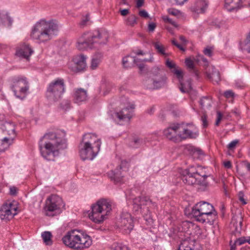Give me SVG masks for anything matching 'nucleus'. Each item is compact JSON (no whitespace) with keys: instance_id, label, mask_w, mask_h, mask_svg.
<instances>
[{"instance_id":"4d7b16f0","label":"nucleus","mask_w":250,"mask_h":250,"mask_svg":"<svg viewBox=\"0 0 250 250\" xmlns=\"http://www.w3.org/2000/svg\"><path fill=\"white\" fill-rule=\"evenodd\" d=\"M89 21V15L88 14H86L85 17H83L80 23L82 26L86 25L87 22Z\"/></svg>"},{"instance_id":"393cba45","label":"nucleus","mask_w":250,"mask_h":250,"mask_svg":"<svg viewBox=\"0 0 250 250\" xmlns=\"http://www.w3.org/2000/svg\"><path fill=\"white\" fill-rule=\"evenodd\" d=\"M242 221L243 217L240 214H235L233 216L231 223L232 224L233 227L235 228L234 233L235 235L240 233Z\"/></svg>"},{"instance_id":"603ef678","label":"nucleus","mask_w":250,"mask_h":250,"mask_svg":"<svg viewBox=\"0 0 250 250\" xmlns=\"http://www.w3.org/2000/svg\"><path fill=\"white\" fill-rule=\"evenodd\" d=\"M133 143V144L132 146L134 147H137L142 144L143 141L140 139L137 138L134 139Z\"/></svg>"},{"instance_id":"680f3d73","label":"nucleus","mask_w":250,"mask_h":250,"mask_svg":"<svg viewBox=\"0 0 250 250\" xmlns=\"http://www.w3.org/2000/svg\"><path fill=\"white\" fill-rule=\"evenodd\" d=\"M242 8H244V12L249 16H250V4H247L246 2H245V5L242 7Z\"/></svg>"},{"instance_id":"72a5a7b5","label":"nucleus","mask_w":250,"mask_h":250,"mask_svg":"<svg viewBox=\"0 0 250 250\" xmlns=\"http://www.w3.org/2000/svg\"><path fill=\"white\" fill-rule=\"evenodd\" d=\"M135 58H133L130 56H127L123 59V65L125 68L130 67L132 63H136L137 60Z\"/></svg>"},{"instance_id":"4c0bfd02","label":"nucleus","mask_w":250,"mask_h":250,"mask_svg":"<svg viewBox=\"0 0 250 250\" xmlns=\"http://www.w3.org/2000/svg\"><path fill=\"white\" fill-rule=\"evenodd\" d=\"M196 174H198L199 176H200L199 178V181H200L199 185L203 187H207L208 185V183L206 180L208 176L199 170H197Z\"/></svg>"},{"instance_id":"f3484780","label":"nucleus","mask_w":250,"mask_h":250,"mask_svg":"<svg viewBox=\"0 0 250 250\" xmlns=\"http://www.w3.org/2000/svg\"><path fill=\"white\" fill-rule=\"evenodd\" d=\"M180 128V124H173L164 130V136L170 140L175 141L178 136V129Z\"/></svg>"},{"instance_id":"39448f33","label":"nucleus","mask_w":250,"mask_h":250,"mask_svg":"<svg viewBox=\"0 0 250 250\" xmlns=\"http://www.w3.org/2000/svg\"><path fill=\"white\" fill-rule=\"evenodd\" d=\"M62 240L65 246L77 250L88 248L92 243L90 236L76 229L68 232Z\"/></svg>"},{"instance_id":"423d86ee","label":"nucleus","mask_w":250,"mask_h":250,"mask_svg":"<svg viewBox=\"0 0 250 250\" xmlns=\"http://www.w3.org/2000/svg\"><path fill=\"white\" fill-rule=\"evenodd\" d=\"M192 214L198 222L209 225L214 223L217 215L213 206L205 201L198 203L193 207Z\"/></svg>"},{"instance_id":"052dcab7","label":"nucleus","mask_w":250,"mask_h":250,"mask_svg":"<svg viewBox=\"0 0 250 250\" xmlns=\"http://www.w3.org/2000/svg\"><path fill=\"white\" fill-rule=\"evenodd\" d=\"M217 119L215 122V125H216L218 126L219 125V123H220L221 120H222L223 115L220 111H217Z\"/></svg>"},{"instance_id":"cd10ccee","label":"nucleus","mask_w":250,"mask_h":250,"mask_svg":"<svg viewBox=\"0 0 250 250\" xmlns=\"http://www.w3.org/2000/svg\"><path fill=\"white\" fill-rule=\"evenodd\" d=\"M12 24V20L8 14L4 11L0 12V25L10 26Z\"/></svg>"},{"instance_id":"a18cd8bd","label":"nucleus","mask_w":250,"mask_h":250,"mask_svg":"<svg viewBox=\"0 0 250 250\" xmlns=\"http://www.w3.org/2000/svg\"><path fill=\"white\" fill-rule=\"evenodd\" d=\"M70 107V101L68 100L63 101L60 104V107L63 110H66L69 109Z\"/></svg>"},{"instance_id":"4be33fe9","label":"nucleus","mask_w":250,"mask_h":250,"mask_svg":"<svg viewBox=\"0 0 250 250\" xmlns=\"http://www.w3.org/2000/svg\"><path fill=\"white\" fill-rule=\"evenodd\" d=\"M208 6V3L205 0L196 1L194 5L190 7L192 12L197 14H203L206 11Z\"/></svg>"},{"instance_id":"09e8293b","label":"nucleus","mask_w":250,"mask_h":250,"mask_svg":"<svg viewBox=\"0 0 250 250\" xmlns=\"http://www.w3.org/2000/svg\"><path fill=\"white\" fill-rule=\"evenodd\" d=\"M163 19L165 22H168L175 27H177L178 26V25L175 21H173L171 19L168 18L167 16L163 17Z\"/></svg>"},{"instance_id":"473e14b6","label":"nucleus","mask_w":250,"mask_h":250,"mask_svg":"<svg viewBox=\"0 0 250 250\" xmlns=\"http://www.w3.org/2000/svg\"><path fill=\"white\" fill-rule=\"evenodd\" d=\"M141 213L142 214L144 219L148 224L151 225L153 223V219L149 210L148 209V208L143 207V211Z\"/></svg>"},{"instance_id":"6e6552de","label":"nucleus","mask_w":250,"mask_h":250,"mask_svg":"<svg viewBox=\"0 0 250 250\" xmlns=\"http://www.w3.org/2000/svg\"><path fill=\"white\" fill-rule=\"evenodd\" d=\"M65 91V83L63 79L58 78L48 85L46 91V97L52 102H56L62 97Z\"/></svg>"},{"instance_id":"7c9ffc66","label":"nucleus","mask_w":250,"mask_h":250,"mask_svg":"<svg viewBox=\"0 0 250 250\" xmlns=\"http://www.w3.org/2000/svg\"><path fill=\"white\" fill-rule=\"evenodd\" d=\"M212 72L211 73H208L206 72L207 77L210 80L214 81L216 82H218L220 81V73L216 70L213 66H212Z\"/></svg>"},{"instance_id":"4468645a","label":"nucleus","mask_w":250,"mask_h":250,"mask_svg":"<svg viewBox=\"0 0 250 250\" xmlns=\"http://www.w3.org/2000/svg\"><path fill=\"white\" fill-rule=\"evenodd\" d=\"M16 210L12 203L4 204L0 209V217L2 220H9L17 214Z\"/></svg>"},{"instance_id":"9b49d317","label":"nucleus","mask_w":250,"mask_h":250,"mask_svg":"<svg viewBox=\"0 0 250 250\" xmlns=\"http://www.w3.org/2000/svg\"><path fill=\"white\" fill-rule=\"evenodd\" d=\"M129 164L124 160L121 161L120 165L114 170H112L107 173V175L110 180L115 183H120L123 181L125 173L128 170Z\"/></svg>"},{"instance_id":"f257e3e1","label":"nucleus","mask_w":250,"mask_h":250,"mask_svg":"<svg viewBox=\"0 0 250 250\" xmlns=\"http://www.w3.org/2000/svg\"><path fill=\"white\" fill-rule=\"evenodd\" d=\"M66 133L62 130L57 132H50L45 134L41 139H47L55 141L54 145L52 143H46L44 149L41 150L42 156L47 160L53 161L56 155L58 154V150L64 149L67 148V144L65 138Z\"/></svg>"},{"instance_id":"f03ea898","label":"nucleus","mask_w":250,"mask_h":250,"mask_svg":"<svg viewBox=\"0 0 250 250\" xmlns=\"http://www.w3.org/2000/svg\"><path fill=\"white\" fill-rule=\"evenodd\" d=\"M58 26L53 21L41 20L32 29L31 38L39 43L49 42L56 35Z\"/></svg>"},{"instance_id":"58836bf2","label":"nucleus","mask_w":250,"mask_h":250,"mask_svg":"<svg viewBox=\"0 0 250 250\" xmlns=\"http://www.w3.org/2000/svg\"><path fill=\"white\" fill-rule=\"evenodd\" d=\"M139 200L136 198L133 199V211L135 214H139L143 211V207H142L139 204Z\"/></svg>"},{"instance_id":"a19ab883","label":"nucleus","mask_w":250,"mask_h":250,"mask_svg":"<svg viewBox=\"0 0 250 250\" xmlns=\"http://www.w3.org/2000/svg\"><path fill=\"white\" fill-rule=\"evenodd\" d=\"M136 199H140L139 204L142 207L147 208L146 206L149 204H152V201L147 196H139Z\"/></svg>"},{"instance_id":"b1692460","label":"nucleus","mask_w":250,"mask_h":250,"mask_svg":"<svg viewBox=\"0 0 250 250\" xmlns=\"http://www.w3.org/2000/svg\"><path fill=\"white\" fill-rule=\"evenodd\" d=\"M87 98V92L83 88H77L75 90L74 100L75 103H80L85 101Z\"/></svg>"},{"instance_id":"de8ad7c7","label":"nucleus","mask_w":250,"mask_h":250,"mask_svg":"<svg viewBox=\"0 0 250 250\" xmlns=\"http://www.w3.org/2000/svg\"><path fill=\"white\" fill-rule=\"evenodd\" d=\"M166 65L167 67L171 69V71L177 67L176 64L172 61H170L169 59L167 60Z\"/></svg>"},{"instance_id":"1a4fd4ad","label":"nucleus","mask_w":250,"mask_h":250,"mask_svg":"<svg viewBox=\"0 0 250 250\" xmlns=\"http://www.w3.org/2000/svg\"><path fill=\"white\" fill-rule=\"evenodd\" d=\"M167 81V77L164 71L159 67L152 68L150 76L146 80L145 84L150 89H158L164 86Z\"/></svg>"},{"instance_id":"e433bc0d","label":"nucleus","mask_w":250,"mask_h":250,"mask_svg":"<svg viewBox=\"0 0 250 250\" xmlns=\"http://www.w3.org/2000/svg\"><path fill=\"white\" fill-rule=\"evenodd\" d=\"M138 18L134 14L130 15L125 21L126 25L133 27L137 23Z\"/></svg>"},{"instance_id":"a878e982","label":"nucleus","mask_w":250,"mask_h":250,"mask_svg":"<svg viewBox=\"0 0 250 250\" xmlns=\"http://www.w3.org/2000/svg\"><path fill=\"white\" fill-rule=\"evenodd\" d=\"M194 240H185L179 246L178 250H194Z\"/></svg>"},{"instance_id":"864d4df0","label":"nucleus","mask_w":250,"mask_h":250,"mask_svg":"<svg viewBox=\"0 0 250 250\" xmlns=\"http://www.w3.org/2000/svg\"><path fill=\"white\" fill-rule=\"evenodd\" d=\"M246 243V237H241L238 239H236L235 241V245H241L244 243Z\"/></svg>"},{"instance_id":"338daca9","label":"nucleus","mask_w":250,"mask_h":250,"mask_svg":"<svg viewBox=\"0 0 250 250\" xmlns=\"http://www.w3.org/2000/svg\"><path fill=\"white\" fill-rule=\"evenodd\" d=\"M168 115H169V113H168L167 111L165 112L163 111L160 114L159 117L162 121H163L165 120L166 116Z\"/></svg>"},{"instance_id":"e2e57ef3","label":"nucleus","mask_w":250,"mask_h":250,"mask_svg":"<svg viewBox=\"0 0 250 250\" xmlns=\"http://www.w3.org/2000/svg\"><path fill=\"white\" fill-rule=\"evenodd\" d=\"M139 15L145 18H148L149 16L147 12L145 10H141L139 12Z\"/></svg>"},{"instance_id":"49530a36","label":"nucleus","mask_w":250,"mask_h":250,"mask_svg":"<svg viewBox=\"0 0 250 250\" xmlns=\"http://www.w3.org/2000/svg\"><path fill=\"white\" fill-rule=\"evenodd\" d=\"M239 141L237 140H235L231 141L228 146L227 148L230 150H233L238 144Z\"/></svg>"},{"instance_id":"c85d7f7f","label":"nucleus","mask_w":250,"mask_h":250,"mask_svg":"<svg viewBox=\"0 0 250 250\" xmlns=\"http://www.w3.org/2000/svg\"><path fill=\"white\" fill-rule=\"evenodd\" d=\"M103 55L101 53H96L93 57L91 60L90 67L92 69H96L100 62L102 59Z\"/></svg>"},{"instance_id":"aec40b11","label":"nucleus","mask_w":250,"mask_h":250,"mask_svg":"<svg viewBox=\"0 0 250 250\" xmlns=\"http://www.w3.org/2000/svg\"><path fill=\"white\" fill-rule=\"evenodd\" d=\"M120 223L121 227L125 230H131L133 228V222L130 213L123 212L122 213L120 218Z\"/></svg>"},{"instance_id":"0eeeda50","label":"nucleus","mask_w":250,"mask_h":250,"mask_svg":"<svg viewBox=\"0 0 250 250\" xmlns=\"http://www.w3.org/2000/svg\"><path fill=\"white\" fill-rule=\"evenodd\" d=\"M111 202L107 199H101L91 206V212L89 214V218L96 223H100L104 220L105 215L102 212L105 210V215L111 210Z\"/></svg>"},{"instance_id":"774afa93","label":"nucleus","mask_w":250,"mask_h":250,"mask_svg":"<svg viewBox=\"0 0 250 250\" xmlns=\"http://www.w3.org/2000/svg\"><path fill=\"white\" fill-rule=\"evenodd\" d=\"M204 53L206 55L210 57L212 55V50L210 48H206L204 49Z\"/></svg>"},{"instance_id":"412c9836","label":"nucleus","mask_w":250,"mask_h":250,"mask_svg":"<svg viewBox=\"0 0 250 250\" xmlns=\"http://www.w3.org/2000/svg\"><path fill=\"white\" fill-rule=\"evenodd\" d=\"M33 53V51L29 44H23L17 50V56L26 59L28 60L30 56Z\"/></svg>"},{"instance_id":"7ed1b4c3","label":"nucleus","mask_w":250,"mask_h":250,"mask_svg":"<svg viewBox=\"0 0 250 250\" xmlns=\"http://www.w3.org/2000/svg\"><path fill=\"white\" fill-rule=\"evenodd\" d=\"M101 141L97 136L93 133H85L79 144V153L83 160H91L99 153L101 146Z\"/></svg>"},{"instance_id":"6e6d98bb","label":"nucleus","mask_w":250,"mask_h":250,"mask_svg":"<svg viewBox=\"0 0 250 250\" xmlns=\"http://www.w3.org/2000/svg\"><path fill=\"white\" fill-rule=\"evenodd\" d=\"M171 43L173 45L176 46L178 48H179L180 50L185 51V49L183 47V46L180 44H179L175 39H173L171 41Z\"/></svg>"},{"instance_id":"8fccbe9b","label":"nucleus","mask_w":250,"mask_h":250,"mask_svg":"<svg viewBox=\"0 0 250 250\" xmlns=\"http://www.w3.org/2000/svg\"><path fill=\"white\" fill-rule=\"evenodd\" d=\"M197 170L194 166H191L188 169H186L185 172L192 175H195L196 174Z\"/></svg>"},{"instance_id":"5fc2aeb1","label":"nucleus","mask_w":250,"mask_h":250,"mask_svg":"<svg viewBox=\"0 0 250 250\" xmlns=\"http://www.w3.org/2000/svg\"><path fill=\"white\" fill-rule=\"evenodd\" d=\"M238 198L240 201H241L243 205H246L247 202L244 199V194L243 191H239L238 193Z\"/></svg>"},{"instance_id":"79ce46f5","label":"nucleus","mask_w":250,"mask_h":250,"mask_svg":"<svg viewBox=\"0 0 250 250\" xmlns=\"http://www.w3.org/2000/svg\"><path fill=\"white\" fill-rule=\"evenodd\" d=\"M171 72L176 75L179 82L183 81L184 75L183 72L181 69L177 67L175 69L172 70Z\"/></svg>"},{"instance_id":"69168bd1","label":"nucleus","mask_w":250,"mask_h":250,"mask_svg":"<svg viewBox=\"0 0 250 250\" xmlns=\"http://www.w3.org/2000/svg\"><path fill=\"white\" fill-rule=\"evenodd\" d=\"M18 189L15 187H12L10 188V194L12 196L17 195Z\"/></svg>"},{"instance_id":"c9c22d12","label":"nucleus","mask_w":250,"mask_h":250,"mask_svg":"<svg viewBox=\"0 0 250 250\" xmlns=\"http://www.w3.org/2000/svg\"><path fill=\"white\" fill-rule=\"evenodd\" d=\"M212 103L211 99L209 97H203L200 101V104L203 109L209 107Z\"/></svg>"},{"instance_id":"37998d69","label":"nucleus","mask_w":250,"mask_h":250,"mask_svg":"<svg viewBox=\"0 0 250 250\" xmlns=\"http://www.w3.org/2000/svg\"><path fill=\"white\" fill-rule=\"evenodd\" d=\"M152 44L159 53L162 55H165V49L162 44L159 42H154Z\"/></svg>"},{"instance_id":"ddd939ff","label":"nucleus","mask_w":250,"mask_h":250,"mask_svg":"<svg viewBox=\"0 0 250 250\" xmlns=\"http://www.w3.org/2000/svg\"><path fill=\"white\" fill-rule=\"evenodd\" d=\"M2 132L3 137L7 138L9 142L13 143L16 136L15 126L14 124L10 122H4L0 124V132Z\"/></svg>"},{"instance_id":"c756f323","label":"nucleus","mask_w":250,"mask_h":250,"mask_svg":"<svg viewBox=\"0 0 250 250\" xmlns=\"http://www.w3.org/2000/svg\"><path fill=\"white\" fill-rule=\"evenodd\" d=\"M240 46L242 50L250 53V32L247 35L245 40L240 43Z\"/></svg>"},{"instance_id":"0e129e2a","label":"nucleus","mask_w":250,"mask_h":250,"mask_svg":"<svg viewBox=\"0 0 250 250\" xmlns=\"http://www.w3.org/2000/svg\"><path fill=\"white\" fill-rule=\"evenodd\" d=\"M156 25L154 22H150L148 25V30L149 32H153L155 28H156Z\"/></svg>"},{"instance_id":"6ab92c4d","label":"nucleus","mask_w":250,"mask_h":250,"mask_svg":"<svg viewBox=\"0 0 250 250\" xmlns=\"http://www.w3.org/2000/svg\"><path fill=\"white\" fill-rule=\"evenodd\" d=\"M188 125L180 124V128L178 129V137L183 140L188 138H195L197 134L188 127Z\"/></svg>"},{"instance_id":"9d476101","label":"nucleus","mask_w":250,"mask_h":250,"mask_svg":"<svg viewBox=\"0 0 250 250\" xmlns=\"http://www.w3.org/2000/svg\"><path fill=\"white\" fill-rule=\"evenodd\" d=\"M13 83L12 88L15 95L21 99L24 98L29 89L26 78L19 77L14 78L13 79Z\"/></svg>"},{"instance_id":"f704fd0d","label":"nucleus","mask_w":250,"mask_h":250,"mask_svg":"<svg viewBox=\"0 0 250 250\" xmlns=\"http://www.w3.org/2000/svg\"><path fill=\"white\" fill-rule=\"evenodd\" d=\"M12 144L11 142H9L6 137L2 135L0 137V152L4 151Z\"/></svg>"},{"instance_id":"c03bdc74","label":"nucleus","mask_w":250,"mask_h":250,"mask_svg":"<svg viewBox=\"0 0 250 250\" xmlns=\"http://www.w3.org/2000/svg\"><path fill=\"white\" fill-rule=\"evenodd\" d=\"M110 250H129L127 247L121 244L114 243L110 247Z\"/></svg>"},{"instance_id":"f8f14e48","label":"nucleus","mask_w":250,"mask_h":250,"mask_svg":"<svg viewBox=\"0 0 250 250\" xmlns=\"http://www.w3.org/2000/svg\"><path fill=\"white\" fill-rule=\"evenodd\" d=\"M62 199L57 195H52L48 197L46 201L44 208L46 211V215L53 216L54 214L50 212L59 210L62 205Z\"/></svg>"},{"instance_id":"3c124183","label":"nucleus","mask_w":250,"mask_h":250,"mask_svg":"<svg viewBox=\"0 0 250 250\" xmlns=\"http://www.w3.org/2000/svg\"><path fill=\"white\" fill-rule=\"evenodd\" d=\"M201 121L203 123V125L204 127H207L208 125V123L207 121V115L206 114L204 113L201 116Z\"/></svg>"},{"instance_id":"5701e85b","label":"nucleus","mask_w":250,"mask_h":250,"mask_svg":"<svg viewBox=\"0 0 250 250\" xmlns=\"http://www.w3.org/2000/svg\"><path fill=\"white\" fill-rule=\"evenodd\" d=\"M199 177L200 176H199V175L198 174H195V175H192L188 173H186V174L183 175L182 176L181 179L183 182L187 185H199Z\"/></svg>"},{"instance_id":"bf43d9fd","label":"nucleus","mask_w":250,"mask_h":250,"mask_svg":"<svg viewBox=\"0 0 250 250\" xmlns=\"http://www.w3.org/2000/svg\"><path fill=\"white\" fill-rule=\"evenodd\" d=\"M224 95L226 98H233L235 94L232 90H228L224 92Z\"/></svg>"},{"instance_id":"2eb2a0df","label":"nucleus","mask_w":250,"mask_h":250,"mask_svg":"<svg viewBox=\"0 0 250 250\" xmlns=\"http://www.w3.org/2000/svg\"><path fill=\"white\" fill-rule=\"evenodd\" d=\"M86 57L83 54L75 56L73 59L74 66H70V68L74 72L83 70L86 66Z\"/></svg>"},{"instance_id":"dca6fc26","label":"nucleus","mask_w":250,"mask_h":250,"mask_svg":"<svg viewBox=\"0 0 250 250\" xmlns=\"http://www.w3.org/2000/svg\"><path fill=\"white\" fill-rule=\"evenodd\" d=\"M246 0H225V7L229 12H237L245 5Z\"/></svg>"},{"instance_id":"13d9d810","label":"nucleus","mask_w":250,"mask_h":250,"mask_svg":"<svg viewBox=\"0 0 250 250\" xmlns=\"http://www.w3.org/2000/svg\"><path fill=\"white\" fill-rule=\"evenodd\" d=\"M168 12L169 14L173 16H178L180 14V12L175 9L174 8H170L168 10Z\"/></svg>"},{"instance_id":"2f4dec72","label":"nucleus","mask_w":250,"mask_h":250,"mask_svg":"<svg viewBox=\"0 0 250 250\" xmlns=\"http://www.w3.org/2000/svg\"><path fill=\"white\" fill-rule=\"evenodd\" d=\"M180 83V86L179 88L183 93L188 92L192 89L190 79L187 80L185 83L181 81Z\"/></svg>"},{"instance_id":"bb28decb","label":"nucleus","mask_w":250,"mask_h":250,"mask_svg":"<svg viewBox=\"0 0 250 250\" xmlns=\"http://www.w3.org/2000/svg\"><path fill=\"white\" fill-rule=\"evenodd\" d=\"M185 63L187 66L190 69V72L192 73L197 79H199V72L194 67L193 62L190 59H186Z\"/></svg>"},{"instance_id":"20e7f679","label":"nucleus","mask_w":250,"mask_h":250,"mask_svg":"<svg viewBox=\"0 0 250 250\" xmlns=\"http://www.w3.org/2000/svg\"><path fill=\"white\" fill-rule=\"evenodd\" d=\"M108 38V33L104 29L85 32L78 38L77 47L79 50H84L88 47L92 48L95 44H105Z\"/></svg>"},{"instance_id":"ea45409f","label":"nucleus","mask_w":250,"mask_h":250,"mask_svg":"<svg viewBox=\"0 0 250 250\" xmlns=\"http://www.w3.org/2000/svg\"><path fill=\"white\" fill-rule=\"evenodd\" d=\"M42 237L43 240V242L46 245H51L52 244V241L51 238L52 237V234L50 231H44L42 234Z\"/></svg>"},{"instance_id":"a211bd4d","label":"nucleus","mask_w":250,"mask_h":250,"mask_svg":"<svg viewBox=\"0 0 250 250\" xmlns=\"http://www.w3.org/2000/svg\"><path fill=\"white\" fill-rule=\"evenodd\" d=\"M134 108V104H131L129 106H127L126 107L123 108L119 112H117L115 113L116 116L120 121L126 120L129 121L132 118L131 112Z\"/></svg>"}]
</instances>
